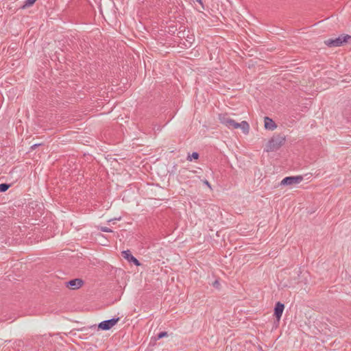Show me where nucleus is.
Returning <instances> with one entry per match:
<instances>
[{
	"mask_svg": "<svg viewBox=\"0 0 351 351\" xmlns=\"http://www.w3.org/2000/svg\"><path fill=\"white\" fill-rule=\"evenodd\" d=\"M219 120L221 123L223 124L228 128H234L237 122L231 119L227 114H219Z\"/></svg>",
	"mask_w": 351,
	"mask_h": 351,
	"instance_id": "obj_4",
	"label": "nucleus"
},
{
	"mask_svg": "<svg viewBox=\"0 0 351 351\" xmlns=\"http://www.w3.org/2000/svg\"><path fill=\"white\" fill-rule=\"evenodd\" d=\"M350 109H346L343 112V116L347 119L348 121H351V114H350Z\"/></svg>",
	"mask_w": 351,
	"mask_h": 351,
	"instance_id": "obj_14",
	"label": "nucleus"
},
{
	"mask_svg": "<svg viewBox=\"0 0 351 351\" xmlns=\"http://www.w3.org/2000/svg\"><path fill=\"white\" fill-rule=\"evenodd\" d=\"M324 43L329 47H340L346 43L351 45V36L348 34H341L337 38L326 40Z\"/></svg>",
	"mask_w": 351,
	"mask_h": 351,
	"instance_id": "obj_1",
	"label": "nucleus"
},
{
	"mask_svg": "<svg viewBox=\"0 0 351 351\" xmlns=\"http://www.w3.org/2000/svg\"><path fill=\"white\" fill-rule=\"evenodd\" d=\"M197 2H198L199 4H202V0H196Z\"/></svg>",
	"mask_w": 351,
	"mask_h": 351,
	"instance_id": "obj_21",
	"label": "nucleus"
},
{
	"mask_svg": "<svg viewBox=\"0 0 351 351\" xmlns=\"http://www.w3.org/2000/svg\"><path fill=\"white\" fill-rule=\"evenodd\" d=\"M83 280L80 278H75L66 282V286L71 289H77L83 285Z\"/></svg>",
	"mask_w": 351,
	"mask_h": 351,
	"instance_id": "obj_7",
	"label": "nucleus"
},
{
	"mask_svg": "<svg viewBox=\"0 0 351 351\" xmlns=\"http://www.w3.org/2000/svg\"><path fill=\"white\" fill-rule=\"evenodd\" d=\"M101 231L104 232H112V230L111 229H110L109 228H107V227H101Z\"/></svg>",
	"mask_w": 351,
	"mask_h": 351,
	"instance_id": "obj_16",
	"label": "nucleus"
},
{
	"mask_svg": "<svg viewBox=\"0 0 351 351\" xmlns=\"http://www.w3.org/2000/svg\"><path fill=\"white\" fill-rule=\"evenodd\" d=\"M199 154L197 152H193L192 154H189L187 160L191 161L193 159H198Z\"/></svg>",
	"mask_w": 351,
	"mask_h": 351,
	"instance_id": "obj_11",
	"label": "nucleus"
},
{
	"mask_svg": "<svg viewBox=\"0 0 351 351\" xmlns=\"http://www.w3.org/2000/svg\"><path fill=\"white\" fill-rule=\"evenodd\" d=\"M285 142V137L282 135L273 136L267 143L266 146L267 152H274L278 150Z\"/></svg>",
	"mask_w": 351,
	"mask_h": 351,
	"instance_id": "obj_2",
	"label": "nucleus"
},
{
	"mask_svg": "<svg viewBox=\"0 0 351 351\" xmlns=\"http://www.w3.org/2000/svg\"><path fill=\"white\" fill-rule=\"evenodd\" d=\"M40 144H34V145L32 146V149H35L36 147H38Z\"/></svg>",
	"mask_w": 351,
	"mask_h": 351,
	"instance_id": "obj_20",
	"label": "nucleus"
},
{
	"mask_svg": "<svg viewBox=\"0 0 351 351\" xmlns=\"http://www.w3.org/2000/svg\"><path fill=\"white\" fill-rule=\"evenodd\" d=\"M237 128H241L243 134H247L250 131V125L247 121H243L240 123H237L235 129Z\"/></svg>",
	"mask_w": 351,
	"mask_h": 351,
	"instance_id": "obj_10",
	"label": "nucleus"
},
{
	"mask_svg": "<svg viewBox=\"0 0 351 351\" xmlns=\"http://www.w3.org/2000/svg\"><path fill=\"white\" fill-rule=\"evenodd\" d=\"M36 0H26L24 3V5L22 6V8H25L32 5Z\"/></svg>",
	"mask_w": 351,
	"mask_h": 351,
	"instance_id": "obj_12",
	"label": "nucleus"
},
{
	"mask_svg": "<svg viewBox=\"0 0 351 351\" xmlns=\"http://www.w3.org/2000/svg\"><path fill=\"white\" fill-rule=\"evenodd\" d=\"M10 187V185L6 183L0 184V192H5Z\"/></svg>",
	"mask_w": 351,
	"mask_h": 351,
	"instance_id": "obj_13",
	"label": "nucleus"
},
{
	"mask_svg": "<svg viewBox=\"0 0 351 351\" xmlns=\"http://www.w3.org/2000/svg\"><path fill=\"white\" fill-rule=\"evenodd\" d=\"M304 180L302 176H288L282 179L280 185L282 186H291L293 184H299Z\"/></svg>",
	"mask_w": 351,
	"mask_h": 351,
	"instance_id": "obj_3",
	"label": "nucleus"
},
{
	"mask_svg": "<svg viewBox=\"0 0 351 351\" xmlns=\"http://www.w3.org/2000/svg\"><path fill=\"white\" fill-rule=\"evenodd\" d=\"M119 320V317L112 318L100 322L98 325L99 329L108 330L112 328Z\"/></svg>",
	"mask_w": 351,
	"mask_h": 351,
	"instance_id": "obj_5",
	"label": "nucleus"
},
{
	"mask_svg": "<svg viewBox=\"0 0 351 351\" xmlns=\"http://www.w3.org/2000/svg\"><path fill=\"white\" fill-rule=\"evenodd\" d=\"M204 183L206 186H208L209 188H210V187H211V186H210V184L209 183V182H208V180H205V181H204Z\"/></svg>",
	"mask_w": 351,
	"mask_h": 351,
	"instance_id": "obj_19",
	"label": "nucleus"
},
{
	"mask_svg": "<svg viewBox=\"0 0 351 351\" xmlns=\"http://www.w3.org/2000/svg\"><path fill=\"white\" fill-rule=\"evenodd\" d=\"M191 40H193V37H189V36H187L186 41H188L190 44H191L192 43Z\"/></svg>",
	"mask_w": 351,
	"mask_h": 351,
	"instance_id": "obj_18",
	"label": "nucleus"
},
{
	"mask_svg": "<svg viewBox=\"0 0 351 351\" xmlns=\"http://www.w3.org/2000/svg\"><path fill=\"white\" fill-rule=\"evenodd\" d=\"M168 335H167V332H159L158 335H157V337H156V339H162L165 337H167Z\"/></svg>",
	"mask_w": 351,
	"mask_h": 351,
	"instance_id": "obj_15",
	"label": "nucleus"
},
{
	"mask_svg": "<svg viewBox=\"0 0 351 351\" xmlns=\"http://www.w3.org/2000/svg\"><path fill=\"white\" fill-rule=\"evenodd\" d=\"M213 286L217 289L219 288L220 283L218 280H215V282L213 283Z\"/></svg>",
	"mask_w": 351,
	"mask_h": 351,
	"instance_id": "obj_17",
	"label": "nucleus"
},
{
	"mask_svg": "<svg viewBox=\"0 0 351 351\" xmlns=\"http://www.w3.org/2000/svg\"><path fill=\"white\" fill-rule=\"evenodd\" d=\"M178 34H183V36H184V32H179Z\"/></svg>",
	"mask_w": 351,
	"mask_h": 351,
	"instance_id": "obj_22",
	"label": "nucleus"
},
{
	"mask_svg": "<svg viewBox=\"0 0 351 351\" xmlns=\"http://www.w3.org/2000/svg\"><path fill=\"white\" fill-rule=\"evenodd\" d=\"M264 122H265V128L266 130H274L277 128V125L275 123V122L271 119L269 118L268 117H265Z\"/></svg>",
	"mask_w": 351,
	"mask_h": 351,
	"instance_id": "obj_9",
	"label": "nucleus"
},
{
	"mask_svg": "<svg viewBox=\"0 0 351 351\" xmlns=\"http://www.w3.org/2000/svg\"><path fill=\"white\" fill-rule=\"evenodd\" d=\"M122 256L130 263H133L135 265H140L139 261L131 254L130 250L122 252Z\"/></svg>",
	"mask_w": 351,
	"mask_h": 351,
	"instance_id": "obj_6",
	"label": "nucleus"
},
{
	"mask_svg": "<svg viewBox=\"0 0 351 351\" xmlns=\"http://www.w3.org/2000/svg\"><path fill=\"white\" fill-rule=\"evenodd\" d=\"M284 308H285V305L282 303L278 302L276 304V306L274 308V315L278 320H280V319L281 318Z\"/></svg>",
	"mask_w": 351,
	"mask_h": 351,
	"instance_id": "obj_8",
	"label": "nucleus"
}]
</instances>
